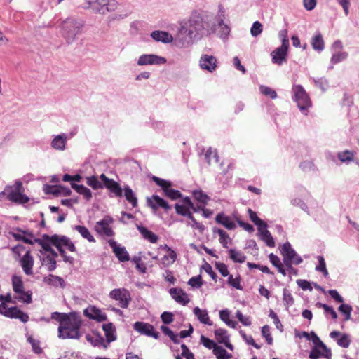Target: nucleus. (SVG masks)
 I'll return each instance as SVG.
<instances>
[{"mask_svg": "<svg viewBox=\"0 0 359 359\" xmlns=\"http://www.w3.org/2000/svg\"><path fill=\"white\" fill-rule=\"evenodd\" d=\"M211 22V20H205L200 16L191 17L182 23L175 38L176 45L181 48L188 47L202 35L214 32L215 28L210 26Z\"/></svg>", "mask_w": 359, "mask_h": 359, "instance_id": "nucleus-1", "label": "nucleus"}, {"mask_svg": "<svg viewBox=\"0 0 359 359\" xmlns=\"http://www.w3.org/2000/svg\"><path fill=\"white\" fill-rule=\"evenodd\" d=\"M81 321L79 317L74 314L65 315L61 320V325L58 327V337L60 339H79V328Z\"/></svg>", "mask_w": 359, "mask_h": 359, "instance_id": "nucleus-2", "label": "nucleus"}, {"mask_svg": "<svg viewBox=\"0 0 359 359\" xmlns=\"http://www.w3.org/2000/svg\"><path fill=\"white\" fill-rule=\"evenodd\" d=\"M83 27V22L74 18H67L61 21L59 25L60 33L66 42L72 43L81 34Z\"/></svg>", "mask_w": 359, "mask_h": 359, "instance_id": "nucleus-3", "label": "nucleus"}, {"mask_svg": "<svg viewBox=\"0 0 359 359\" xmlns=\"http://www.w3.org/2000/svg\"><path fill=\"white\" fill-rule=\"evenodd\" d=\"M82 7L90 9L95 13L106 15L115 11L118 7V3L116 0H86Z\"/></svg>", "mask_w": 359, "mask_h": 359, "instance_id": "nucleus-4", "label": "nucleus"}, {"mask_svg": "<svg viewBox=\"0 0 359 359\" xmlns=\"http://www.w3.org/2000/svg\"><path fill=\"white\" fill-rule=\"evenodd\" d=\"M11 283L15 300L27 304L32 303V292L25 290L24 283L20 276L13 275L11 278Z\"/></svg>", "mask_w": 359, "mask_h": 359, "instance_id": "nucleus-5", "label": "nucleus"}, {"mask_svg": "<svg viewBox=\"0 0 359 359\" xmlns=\"http://www.w3.org/2000/svg\"><path fill=\"white\" fill-rule=\"evenodd\" d=\"M24 188L20 181H16L13 186H7L0 194L7 193V198L12 202L24 204L29 201V198L24 194Z\"/></svg>", "mask_w": 359, "mask_h": 359, "instance_id": "nucleus-6", "label": "nucleus"}, {"mask_svg": "<svg viewBox=\"0 0 359 359\" xmlns=\"http://www.w3.org/2000/svg\"><path fill=\"white\" fill-rule=\"evenodd\" d=\"M44 238H46L48 241H50L51 243L58 249L60 254L65 257V255L63 247H66L71 252H74L76 250V248L74 243L70 241L69 238L66 236H59L57 235L49 236L48 235H44Z\"/></svg>", "mask_w": 359, "mask_h": 359, "instance_id": "nucleus-7", "label": "nucleus"}, {"mask_svg": "<svg viewBox=\"0 0 359 359\" xmlns=\"http://www.w3.org/2000/svg\"><path fill=\"white\" fill-rule=\"evenodd\" d=\"M294 100L300 111L303 113L311 106V100L304 88L300 85H295L292 88Z\"/></svg>", "mask_w": 359, "mask_h": 359, "instance_id": "nucleus-8", "label": "nucleus"}, {"mask_svg": "<svg viewBox=\"0 0 359 359\" xmlns=\"http://www.w3.org/2000/svg\"><path fill=\"white\" fill-rule=\"evenodd\" d=\"M281 253L284 257V263L288 267H290L292 264H299L302 262V259L291 248L290 243L283 244Z\"/></svg>", "mask_w": 359, "mask_h": 359, "instance_id": "nucleus-9", "label": "nucleus"}, {"mask_svg": "<svg viewBox=\"0 0 359 359\" xmlns=\"http://www.w3.org/2000/svg\"><path fill=\"white\" fill-rule=\"evenodd\" d=\"M152 180L159 187H161L165 195L172 200H176L181 198L182 194L178 190L171 188V182L156 176L152 177Z\"/></svg>", "mask_w": 359, "mask_h": 359, "instance_id": "nucleus-10", "label": "nucleus"}, {"mask_svg": "<svg viewBox=\"0 0 359 359\" xmlns=\"http://www.w3.org/2000/svg\"><path fill=\"white\" fill-rule=\"evenodd\" d=\"M109 297L116 301H118V304L122 308H127L131 299L130 294L125 288L114 289L109 293Z\"/></svg>", "mask_w": 359, "mask_h": 359, "instance_id": "nucleus-11", "label": "nucleus"}, {"mask_svg": "<svg viewBox=\"0 0 359 359\" xmlns=\"http://www.w3.org/2000/svg\"><path fill=\"white\" fill-rule=\"evenodd\" d=\"M113 219L109 216H106L102 220L96 223L95 230L102 236L111 237L114 234L111 227Z\"/></svg>", "mask_w": 359, "mask_h": 359, "instance_id": "nucleus-12", "label": "nucleus"}, {"mask_svg": "<svg viewBox=\"0 0 359 359\" xmlns=\"http://www.w3.org/2000/svg\"><path fill=\"white\" fill-rule=\"evenodd\" d=\"M167 62L165 57L154 54H143L137 60V64L139 66L151 65H164Z\"/></svg>", "mask_w": 359, "mask_h": 359, "instance_id": "nucleus-13", "label": "nucleus"}, {"mask_svg": "<svg viewBox=\"0 0 359 359\" xmlns=\"http://www.w3.org/2000/svg\"><path fill=\"white\" fill-rule=\"evenodd\" d=\"M199 66L203 69L212 72L217 66V60L215 57L209 55H202L199 60Z\"/></svg>", "mask_w": 359, "mask_h": 359, "instance_id": "nucleus-14", "label": "nucleus"}, {"mask_svg": "<svg viewBox=\"0 0 359 359\" xmlns=\"http://www.w3.org/2000/svg\"><path fill=\"white\" fill-rule=\"evenodd\" d=\"M147 205L154 211L160 208L165 211H168L171 209V206L169 205L168 202L158 195H153L150 198H147Z\"/></svg>", "mask_w": 359, "mask_h": 359, "instance_id": "nucleus-15", "label": "nucleus"}, {"mask_svg": "<svg viewBox=\"0 0 359 359\" xmlns=\"http://www.w3.org/2000/svg\"><path fill=\"white\" fill-rule=\"evenodd\" d=\"M100 179L102 181L104 185L114 193L116 196L121 197L123 195V189L120 185L113 180L109 179L104 174L100 176Z\"/></svg>", "mask_w": 359, "mask_h": 359, "instance_id": "nucleus-16", "label": "nucleus"}, {"mask_svg": "<svg viewBox=\"0 0 359 359\" xmlns=\"http://www.w3.org/2000/svg\"><path fill=\"white\" fill-rule=\"evenodd\" d=\"M84 315L90 319L96 320L98 322H103L107 320V315L100 309L90 306L84 310Z\"/></svg>", "mask_w": 359, "mask_h": 359, "instance_id": "nucleus-17", "label": "nucleus"}, {"mask_svg": "<svg viewBox=\"0 0 359 359\" xmlns=\"http://www.w3.org/2000/svg\"><path fill=\"white\" fill-rule=\"evenodd\" d=\"M21 266L26 275L33 274L34 258L30 254V251L27 250L25 255L20 260Z\"/></svg>", "mask_w": 359, "mask_h": 359, "instance_id": "nucleus-18", "label": "nucleus"}, {"mask_svg": "<svg viewBox=\"0 0 359 359\" xmlns=\"http://www.w3.org/2000/svg\"><path fill=\"white\" fill-rule=\"evenodd\" d=\"M170 294L172 299L182 305L187 304L190 301L187 294L182 289L171 288L170 290Z\"/></svg>", "mask_w": 359, "mask_h": 359, "instance_id": "nucleus-19", "label": "nucleus"}, {"mask_svg": "<svg viewBox=\"0 0 359 359\" xmlns=\"http://www.w3.org/2000/svg\"><path fill=\"white\" fill-rule=\"evenodd\" d=\"M287 46H281L277 48L275 50L271 53L272 60L273 63L281 65L284 61L286 60V56L287 53Z\"/></svg>", "mask_w": 359, "mask_h": 359, "instance_id": "nucleus-20", "label": "nucleus"}, {"mask_svg": "<svg viewBox=\"0 0 359 359\" xmlns=\"http://www.w3.org/2000/svg\"><path fill=\"white\" fill-rule=\"evenodd\" d=\"M134 329L141 334L152 336L155 338L158 337V333H154V327L150 324L136 322L134 324Z\"/></svg>", "mask_w": 359, "mask_h": 359, "instance_id": "nucleus-21", "label": "nucleus"}, {"mask_svg": "<svg viewBox=\"0 0 359 359\" xmlns=\"http://www.w3.org/2000/svg\"><path fill=\"white\" fill-rule=\"evenodd\" d=\"M67 139V135L65 133L55 135L50 143L51 147L56 150H65Z\"/></svg>", "mask_w": 359, "mask_h": 359, "instance_id": "nucleus-22", "label": "nucleus"}, {"mask_svg": "<svg viewBox=\"0 0 359 359\" xmlns=\"http://www.w3.org/2000/svg\"><path fill=\"white\" fill-rule=\"evenodd\" d=\"M109 243V245L113 248V251L116 256L121 262L129 260V255L124 248L118 245L113 240H110Z\"/></svg>", "mask_w": 359, "mask_h": 359, "instance_id": "nucleus-23", "label": "nucleus"}, {"mask_svg": "<svg viewBox=\"0 0 359 359\" xmlns=\"http://www.w3.org/2000/svg\"><path fill=\"white\" fill-rule=\"evenodd\" d=\"M151 37L157 42L164 43H170L173 41V36L167 32L155 30L151 33Z\"/></svg>", "mask_w": 359, "mask_h": 359, "instance_id": "nucleus-24", "label": "nucleus"}, {"mask_svg": "<svg viewBox=\"0 0 359 359\" xmlns=\"http://www.w3.org/2000/svg\"><path fill=\"white\" fill-rule=\"evenodd\" d=\"M332 355L331 351L325 346V349H323L319 346H314L311 351L309 358L318 359L320 357H324L327 359H330Z\"/></svg>", "mask_w": 359, "mask_h": 359, "instance_id": "nucleus-25", "label": "nucleus"}, {"mask_svg": "<svg viewBox=\"0 0 359 359\" xmlns=\"http://www.w3.org/2000/svg\"><path fill=\"white\" fill-rule=\"evenodd\" d=\"M215 335L219 343L224 344L226 347L233 350V345L229 342V336L224 329L218 328L215 330Z\"/></svg>", "mask_w": 359, "mask_h": 359, "instance_id": "nucleus-26", "label": "nucleus"}, {"mask_svg": "<svg viewBox=\"0 0 359 359\" xmlns=\"http://www.w3.org/2000/svg\"><path fill=\"white\" fill-rule=\"evenodd\" d=\"M330 337L332 339H337H337V344L343 348H348L350 345V337L346 334H341L339 331H332L330 332Z\"/></svg>", "mask_w": 359, "mask_h": 359, "instance_id": "nucleus-27", "label": "nucleus"}, {"mask_svg": "<svg viewBox=\"0 0 359 359\" xmlns=\"http://www.w3.org/2000/svg\"><path fill=\"white\" fill-rule=\"evenodd\" d=\"M7 317L20 319L23 323H26L29 320V316L16 306L10 308Z\"/></svg>", "mask_w": 359, "mask_h": 359, "instance_id": "nucleus-28", "label": "nucleus"}, {"mask_svg": "<svg viewBox=\"0 0 359 359\" xmlns=\"http://www.w3.org/2000/svg\"><path fill=\"white\" fill-rule=\"evenodd\" d=\"M193 312L201 323L208 325H212V322L210 320L206 310L201 309L199 307L196 306L194 309Z\"/></svg>", "mask_w": 359, "mask_h": 359, "instance_id": "nucleus-29", "label": "nucleus"}, {"mask_svg": "<svg viewBox=\"0 0 359 359\" xmlns=\"http://www.w3.org/2000/svg\"><path fill=\"white\" fill-rule=\"evenodd\" d=\"M215 220L217 223L223 225L229 230H232L236 228V224L229 217L222 213L218 214L216 216Z\"/></svg>", "mask_w": 359, "mask_h": 359, "instance_id": "nucleus-30", "label": "nucleus"}, {"mask_svg": "<svg viewBox=\"0 0 359 359\" xmlns=\"http://www.w3.org/2000/svg\"><path fill=\"white\" fill-rule=\"evenodd\" d=\"M164 249L166 250L167 253L162 259V264L164 266H169L175 262L177 259V253L166 245L164 246Z\"/></svg>", "mask_w": 359, "mask_h": 359, "instance_id": "nucleus-31", "label": "nucleus"}, {"mask_svg": "<svg viewBox=\"0 0 359 359\" xmlns=\"http://www.w3.org/2000/svg\"><path fill=\"white\" fill-rule=\"evenodd\" d=\"M208 20H211V22H212L210 23V26L212 25L215 27V30L214 32L217 31V29H219L218 34H219L221 38H225L229 34L230 29L226 25L224 24V22L222 20L219 21L217 27L214 24V21L212 20V19H208Z\"/></svg>", "mask_w": 359, "mask_h": 359, "instance_id": "nucleus-32", "label": "nucleus"}, {"mask_svg": "<svg viewBox=\"0 0 359 359\" xmlns=\"http://www.w3.org/2000/svg\"><path fill=\"white\" fill-rule=\"evenodd\" d=\"M266 227L267 226H262V229L258 230L260 238L268 246L274 247L275 243L273 238H272L270 232L266 229Z\"/></svg>", "mask_w": 359, "mask_h": 359, "instance_id": "nucleus-33", "label": "nucleus"}, {"mask_svg": "<svg viewBox=\"0 0 359 359\" xmlns=\"http://www.w3.org/2000/svg\"><path fill=\"white\" fill-rule=\"evenodd\" d=\"M86 338L88 341L90 342L94 346L102 347L104 349H107L108 348V344L107 341H104V339L100 336L91 337L90 335H86Z\"/></svg>", "mask_w": 359, "mask_h": 359, "instance_id": "nucleus-34", "label": "nucleus"}, {"mask_svg": "<svg viewBox=\"0 0 359 359\" xmlns=\"http://www.w3.org/2000/svg\"><path fill=\"white\" fill-rule=\"evenodd\" d=\"M137 227L145 239L149 241L152 243H156L157 242L158 236L153 232L149 231L146 227L142 226L137 225Z\"/></svg>", "mask_w": 359, "mask_h": 359, "instance_id": "nucleus-35", "label": "nucleus"}, {"mask_svg": "<svg viewBox=\"0 0 359 359\" xmlns=\"http://www.w3.org/2000/svg\"><path fill=\"white\" fill-rule=\"evenodd\" d=\"M193 195H194V198L202 205V206H199L198 208H201L203 210L204 206L207 204L208 201L210 199L208 196L206 195L201 190L194 191Z\"/></svg>", "mask_w": 359, "mask_h": 359, "instance_id": "nucleus-36", "label": "nucleus"}, {"mask_svg": "<svg viewBox=\"0 0 359 359\" xmlns=\"http://www.w3.org/2000/svg\"><path fill=\"white\" fill-rule=\"evenodd\" d=\"M72 187L79 194L82 195L86 200H90L92 197L91 191L83 185H79L75 183H71Z\"/></svg>", "mask_w": 359, "mask_h": 359, "instance_id": "nucleus-37", "label": "nucleus"}, {"mask_svg": "<svg viewBox=\"0 0 359 359\" xmlns=\"http://www.w3.org/2000/svg\"><path fill=\"white\" fill-rule=\"evenodd\" d=\"M102 328L104 331V334L108 344L116 339V336L114 334V327L112 323L104 324L102 325Z\"/></svg>", "mask_w": 359, "mask_h": 359, "instance_id": "nucleus-38", "label": "nucleus"}, {"mask_svg": "<svg viewBox=\"0 0 359 359\" xmlns=\"http://www.w3.org/2000/svg\"><path fill=\"white\" fill-rule=\"evenodd\" d=\"M311 46L314 50L318 51L324 49V41L320 34H317L312 38Z\"/></svg>", "mask_w": 359, "mask_h": 359, "instance_id": "nucleus-39", "label": "nucleus"}, {"mask_svg": "<svg viewBox=\"0 0 359 359\" xmlns=\"http://www.w3.org/2000/svg\"><path fill=\"white\" fill-rule=\"evenodd\" d=\"M43 238L45 241H42L41 239H34V242L39 243L46 252H50V255H54V257H57V253L50 245L49 243H51V242L48 241L46 238H44V236Z\"/></svg>", "mask_w": 359, "mask_h": 359, "instance_id": "nucleus-40", "label": "nucleus"}, {"mask_svg": "<svg viewBox=\"0 0 359 359\" xmlns=\"http://www.w3.org/2000/svg\"><path fill=\"white\" fill-rule=\"evenodd\" d=\"M230 258L234 262L238 263H243L245 262L246 257L241 251H237L233 249L229 250Z\"/></svg>", "mask_w": 359, "mask_h": 359, "instance_id": "nucleus-41", "label": "nucleus"}, {"mask_svg": "<svg viewBox=\"0 0 359 359\" xmlns=\"http://www.w3.org/2000/svg\"><path fill=\"white\" fill-rule=\"evenodd\" d=\"M74 229L82 236L83 238L87 239L89 242H95L94 237L91 235L89 230L83 226L77 225L74 226Z\"/></svg>", "mask_w": 359, "mask_h": 359, "instance_id": "nucleus-42", "label": "nucleus"}, {"mask_svg": "<svg viewBox=\"0 0 359 359\" xmlns=\"http://www.w3.org/2000/svg\"><path fill=\"white\" fill-rule=\"evenodd\" d=\"M45 280L48 283L53 286H60L61 287H65V281L64 280L54 275H49L47 278H45Z\"/></svg>", "mask_w": 359, "mask_h": 359, "instance_id": "nucleus-43", "label": "nucleus"}, {"mask_svg": "<svg viewBox=\"0 0 359 359\" xmlns=\"http://www.w3.org/2000/svg\"><path fill=\"white\" fill-rule=\"evenodd\" d=\"M230 313L229 311L226 310L220 311L219 317L222 321H224L228 326L235 328L237 325V323L236 321L231 320L229 319Z\"/></svg>", "mask_w": 359, "mask_h": 359, "instance_id": "nucleus-44", "label": "nucleus"}, {"mask_svg": "<svg viewBox=\"0 0 359 359\" xmlns=\"http://www.w3.org/2000/svg\"><path fill=\"white\" fill-rule=\"evenodd\" d=\"M54 255H46L43 259V264L47 267L49 271H53L56 268V261Z\"/></svg>", "mask_w": 359, "mask_h": 359, "instance_id": "nucleus-45", "label": "nucleus"}, {"mask_svg": "<svg viewBox=\"0 0 359 359\" xmlns=\"http://www.w3.org/2000/svg\"><path fill=\"white\" fill-rule=\"evenodd\" d=\"M124 196L126 200L132 204L133 207H136L137 205V200L135 196L133 190L129 187H126L124 188Z\"/></svg>", "mask_w": 359, "mask_h": 359, "instance_id": "nucleus-46", "label": "nucleus"}, {"mask_svg": "<svg viewBox=\"0 0 359 359\" xmlns=\"http://www.w3.org/2000/svg\"><path fill=\"white\" fill-rule=\"evenodd\" d=\"M205 156L208 164H211L212 162L215 163H218L219 156L215 149L209 148L206 151Z\"/></svg>", "mask_w": 359, "mask_h": 359, "instance_id": "nucleus-47", "label": "nucleus"}, {"mask_svg": "<svg viewBox=\"0 0 359 359\" xmlns=\"http://www.w3.org/2000/svg\"><path fill=\"white\" fill-rule=\"evenodd\" d=\"M213 353L217 359H230L231 358V355L219 346H217L214 348Z\"/></svg>", "mask_w": 359, "mask_h": 359, "instance_id": "nucleus-48", "label": "nucleus"}, {"mask_svg": "<svg viewBox=\"0 0 359 359\" xmlns=\"http://www.w3.org/2000/svg\"><path fill=\"white\" fill-rule=\"evenodd\" d=\"M249 216L252 222L255 223V225L257 226V229L260 230L262 226H267V224L261 219H259L256 212L252 211L251 209L248 210Z\"/></svg>", "mask_w": 359, "mask_h": 359, "instance_id": "nucleus-49", "label": "nucleus"}, {"mask_svg": "<svg viewBox=\"0 0 359 359\" xmlns=\"http://www.w3.org/2000/svg\"><path fill=\"white\" fill-rule=\"evenodd\" d=\"M213 232L219 234V242L222 244L224 248H227V244L229 241H230V238L226 232L221 229H214Z\"/></svg>", "mask_w": 359, "mask_h": 359, "instance_id": "nucleus-50", "label": "nucleus"}, {"mask_svg": "<svg viewBox=\"0 0 359 359\" xmlns=\"http://www.w3.org/2000/svg\"><path fill=\"white\" fill-rule=\"evenodd\" d=\"M86 184L91 187L93 189H99L103 187V182H100L97 177L90 176L86 177Z\"/></svg>", "mask_w": 359, "mask_h": 359, "instance_id": "nucleus-51", "label": "nucleus"}, {"mask_svg": "<svg viewBox=\"0 0 359 359\" xmlns=\"http://www.w3.org/2000/svg\"><path fill=\"white\" fill-rule=\"evenodd\" d=\"M175 210L176 212L178 215L187 216L189 219H192V214L189 211L190 208H188L185 205H180L178 203L175 204Z\"/></svg>", "mask_w": 359, "mask_h": 359, "instance_id": "nucleus-52", "label": "nucleus"}, {"mask_svg": "<svg viewBox=\"0 0 359 359\" xmlns=\"http://www.w3.org/2000/svg\"><path fill=\"white\" fill-rule=\"evenodd\" d=\"M354 154L353 152L346 150L338 154V158L341 162L348 163L353 161Z\"/></svg>", "mask_w": 359, "mask_h": 359, "instance_id": "nucleus-53", "label": "nucleus"}, {"mask_svg": "<svg viewBox=\"0 0 359 359\" xmlns=\"http://www.w3.org/2000/svg\"><path fill=\"white\" fill-rule=\"evenodd\" d=\"M352 307L348 304H342L339 307V311L345 316V320L351 319V313Z\"/></svg>", "mask_w": 359, "mask_h": 359, "instance_id": "nucleus-54", "label": "nucleus"}, {"mask_svg": "<svg viewBox=\"0 0 359 359\" xmlns=\"http://www.w3.org/2000/svg\"><path fill=\"white\" fill-rule=\"evenodd\" d=\"M161 330L165 334L168 335L174 343H179L178 336L175 334L168 327L163 325L161 326Z\"/></svg>", "mask_w": 359, "mask_h": 359, "instance_id": "nucleus-55", "label": "nucleus"}, {"mask_svg": "<svg viewBox=\"0 0 359 359\" xmlns=\"http://www.w3.org/2000/svg\"><path fill=\"white\" fill-rule=\"evenodd\" d=\"M348 57V53L346 52H339L332 55L331 58V62L333 64H337L341 61L346 60Z\"/></svg>", "mask_w": 359, "mask_h": 359, "instance_id": "nucleus-56", "label": "nucleus"}, {"mask_svg": "<svg viewBox=\"0 0 359 359\" xmlns=\"http://www.w3.org/2000/svg\"><path fill=\"white\" fill-rule=\"evenodd\" d=\"M318 260V265L316 266V269L318 271H321L323 273L325 276L328 275V271L326 269V264L325 259L323 256H318L317 257Z\"/></svg>", "mask_w": 359, "mask_h": 359, "instance_id": "nucleus-57", "label": "nucleus"}, {"mask_svg": "<svg viewBox=\"0 0 359 359\" xmlns=\"http://www.w3.org/2000/svg\"><path fill=\"white\" fill-rule=\"evenodd\" d=\"M200 340L204 346L208 349H212V351H214V348L217 346L214 341L205 337L203 335L201 336Z\"/></svg>", "mask_w": 359, "mask_h": 359, "instance_id": "nucleus-58", "label": "nucleus"}, {"mask_svg": "<svg viewBox=\"0 0 359 359\" xmlns=\"http://www.w3.org/2000/svg\"><path fill=\"white\" fill-rule=\"evenodd\" d=\"M262 25L259 22L256 21L252 24L250 33L252 36L256 37L262 32Z\"/></svg>", "mask_w": 359, "mask_h": 359, "instance_id": "nucleus-59", "label": "nucleus"}, {"mask_svg": "<svg viewBox=\"0 0 359 359\" xmlns=\"http://www.w3.org/2000/svg\"><path fill=\"white\" fill-rule=\"evenodd\" d=\"M262 334L265 338L268 344H273V338L271 336L270 327L269 325H264L262 328Z\"/></svg>", "mask_w": 359, "mask_h": 359, "instance_id": "nucleus-60", "label": "nucleus"}, {"mask_svg": "<svg viewBox=\"0 0 359 359\" xmlns=\"http://www.w3.org/2000/svg\"><path fill=\"white\" fill-rule=\"evenodd\" d=\"M283 302L285 306L287 307H289L294 304V299L291 293L285 289L283 290Z\"/></svg>", "mask_w": 359, "mask_h": 359, "instance_id": "nucleus-61", "label": "nucleus"}, {"mask_svg": "<svg viewBox=\"0 0 359 359\" xmlns=\"http://www.w3.org/2000/svg\"><path fill=\"white\" fill-rule=\"evenodd\" d=\"M260 90L263 95H268L272 99L277 96L276 91L269 87L262 86H260Z\"/></svg>", "mask_w": 359, "mask_h": 359, "instance_id": "nucleus-62", "label": "nucleus"}, {"mask_svg": "<svg viewBox=\"0 0 359 359\" xmlns=\"http://www.w3.org/2000/svg\"><path fill=\"white\" fill-rule=\"evenodd\" d=\"M269 316L273 320V323L276 328L282 332L283 330V326L281 324L277 314L273 310H271Z\"/></svg>", "mask_w": 359, "mask_h": 359, "instance_id": "nucleus-63", "label": "nucleus"}, {"mask_svg": "<svg viewBox=\"0 0 359 359\" xmlns=\"http://www.w3.org/2000/svg\"><path fill=\"white\" fill-rule=\"evenodd\" d=\"M182 355L186 359H195L194 354L189 351L185 344L181 345Z\"/></svg>", "mask_w": 359, "mask_h": 359, "instance_id": "nucleus-64", "label": "nucleus"}]
</instances>
